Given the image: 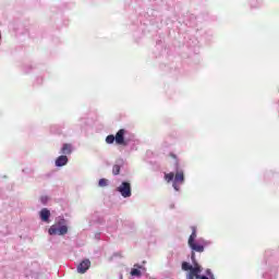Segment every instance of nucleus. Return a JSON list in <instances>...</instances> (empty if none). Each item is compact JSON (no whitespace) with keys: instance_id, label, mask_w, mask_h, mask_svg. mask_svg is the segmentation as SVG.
<instances>
[{"instance_id":"f257e3e1","label":"nucleus","mask_w":279,"mask_h":279,"mask_svg":"<svg viewBox=\"0 0 279 279\" xmlns=\"http://www.w3.org/2000/svg\"><path fill=\"white\" fill-rule=\"evenodd\" d=\"M192 260L194 263V266H192L187 262L182 263L183 271H189L186 275V279H195V276H197V274H202V266L195 263V252H192Z\"/></svg>"},{"instance_id":"9d476101","label":"nucleus","mask_w":279,"mask_h":279,"mask_svg":"<svg viewBox=\"0 0 279 279\" xmlns=\"http://www.w3.org/2000/svg\"><path fill=\"white\" fill-rule=\"evenodd\" d=\"M72 151H73V146H71V144H63L61 148V154L69 156L72 154Z\"/></svg>"},{"instance_id":"7ed1b4c3","label":"nucleus","mask_w":279,"mask_h":279,"mask_svg":"<svg viewBox=\"0 0 279 279\" xmlns=\"http://www.w3.org/2000/svg\"><path fill=\"white\" fill-rule=\"evenodd\" d=\"M117 191L122 197H132V185L130 182H122L121 185L117 187Z\"/></svg>"},{"instance_id":"6ab92c4d","label":"nucleus","mask_w":279,"mask_h":279,"mask_svg":"<svg viewBox=\"0 0 279 279\" xmlns=\"http://www.w3.org/2000/svg\"><path fill=\"white\" fill-rule=\"evenodd\" d=\"M170 158H173L174 160H178V156L175 155V154H173V153H170Z\"/></svg>"},{"instance_id":"0eeeda50","label":"nucleus","mask_w":279,"mask_h":279,"mask_svg":"<svg viewBox=\"0 0 279 279\" xmlns=\"http://www.w3.org/2000/svg\"><path fill=\"white\" fill-rule=\"evenodd\" d=\"M39 217L41 221H45L46 223H49V217H51V211L47 208H43L39 213Z\"/></svg>"},{"instance_id":"2eb2a0df","label":"nucleus","mask_w":279,"mask_h":279,"mask_svg":"<svg viewBox=\"0 0 279 279\" xmlns=\"http://www.w3.org/2000/svg\"><path fill=\"white\" fill-rule=\"evenodd\" d=\"M114 141H116L114 135H108V136L106 137V143H107V145H112V143H114Z\"/></svg>"},{"instance_id":"4468645a","label":"nucleus","mask_w":279,"mask_h":279,"mask_svg":"<svg viewBox=\"0 0 279 279\" xmlns=\"http://www.w3.org/2000/svg\"><path fill=\"white\" fill-rule=\"evenodd\" d=\"M113 175H119L121 173V166L114 165L112 168Z\"/></svg>"},{"instance_id":"423d86ee","label":"nucleus","mask_w":279,"mask_h":279,"mask_svg":"<svg viewBox=\"0 0 279 279\" xmlns=\"http://www.w3.org/2000/svg\"><path fill=\"white\" fill-rule=\"evenodd\" d=\"M90 269V259H84L77 266L78 274H86Z\"/></svg>"},{"instance_id":"f3484780","label":"nucleus","mask_w":279,"mask_h":279,"mask_svg":"<svg viewBox=\"0 0 279 279\" xmlns=\"http://www.w3.org/2000/svg\"><path fill=\"white\" fill-rule=\"evenodd\" d=\"M195 279H209L208 277L204 276V275H199L197 274L195 277ZM213 279V277H210Z\"/></svg>"},{"instance_id":"20e7f679","label":"nucleus","mask_w":279,"mask_h":279,"mask_svg":"<svg viewBox=\"0 0 279 279\" xmlns=\"http://www.w3.org/2000/svg\"><path fill=\"white\" fill-rule=\"evenodd\" d=\"M178 184H184V171L178 170L174 174L173 189L174 191H180V186Z\"/></svg>"},{"instance_id":"dca6fc26","label":"nucleus","mask_w":279,"mask_h":279,"mask_svg":"<svg viewBox=\"0 0 279 279\" xmlns=\"http://www.w3.org/2000/svg\"><path fill=\"white\" fill-rule=\"evenodd\" d=\"M98 186H100V187L108 186L107 179H100L98 182Z\"/></svg>"},{"instance_id":"a211bd4d","label":"nucleus","mask_w":279,"mask_h":279,"mask_svg":"<svg viewBox=\"0 0 279 279\" xmlns=\"http://www.w3.org/2000/svg\"><path fill=\"white\" fill-rule=\"evenodd\" d=\"M40 202H41V204H47V202H49V197H47V196H41V197H40Z\"/></svg>"},{"instance_id":"6e6552de","label":"nucleus","mask_w":279,"mask_h":279,"mask_svg":"<svg viewBox=\"0 0 279 279\" xmlns=\"http://www.w3.org/2000/svg\"><path fill=\"white\" fill-rule=\"evenodd\" d=\"M66 162H69V157H66L65 155H61L56 160V167H64Z\"/></svg>"},{"instance_id":"aec40b11","label":"nucleus","mask_w":279,"mask_h":279,"mask_svg":"<svg viewBox=\"0 0 279 279\" xmlns=\"http://www.w3.org/2000/svg\"><path fill=\"white\" fill-rule=\"evenodd\" d=\"M0 40H1V31H0Z\"/></svg>"},{"instance_id":"f8f14e48","label":"nucleus","mask_w":279,"mask_h":279,"mask_svg":"<svg viewBox=\"0 0 279 279\" xmlns=\"http://www.w3.org/2000/svg\"><path fill=\"white\" fill-rule=\"evenodd\" d=\"M195 239H197V228L192 227V234L189 238V244L194 243Z\"/></svg>"},{"instance_id":"9b49d317","label":"nucleus","mask_w":279,"mask_h":279,"mask_svg":"<svg viewBox=\"0 0 279 279\" xmlns=\"http://www.w3.org/2000/svg\"><path fill=\"white\" fill-rule=\"evenodd\" d=\"M134 267H136V268L131 269V276H136L137 278H141V276H142L141 270H140L142 268L141 265L135 264Z\"/></svg>"},{"instance_id":"1a4fd4ad","label":"nucleus","mask_w":279,"mask_h":279,"mask_svg":"<svg viewBox=\"0 0 279 279\" xmlns=\"http://www.w3.org/2000/svg\"><path fill=\"white\" fill-rule=\"evenodd\" d=\"M189 245L191 250H193V252H199V253L204 252V245L202 244H198L196 242H191Z\"/></svg>"},{"instance_id":"f03ea898","label":"nucleus","mask_w":279,"mask_h":279,"mask_svg":"<svg viewBox=\"0 0 279 279\" xmlns=\"http://www.w3.org/2000/svg\"><path fill=\"white\" fill-rule=\"evenodd\" d=\"M50 235H59L64 236L69 232V227L62 225V222H58L52 225L48 230Z\"/></svg>"},{"instance_id":"39448f33","label":"nucleus","mask_w":279,"mask_h":279,"mask_svg":"<svg viewBox=\"0 0 279 279\" xmlns=\"http://www.w3.org/2000/svg\"><path fill=\"white\" fill-rule=\"evenodd\" d=\"M116 143L117 145H123V147H126L128 141H125V130L120 129L116 134Z\"/></svg>"},{"instance_id":"ddd939ff","label":"nucleus","mask_w":279,"mask_h":279,"mask_svg":"<svg viewBox=\"0 0 279 279\" xmlns=\"http://www.w3.org/2000/svg\"><path fill=\"white\" fill-rule=\"evenodd\" d=\"M173 178H175V173H173V172H169V173H166L165 174V180H166V182H171V181H173Z\"/></svg>"}]
</instances>
